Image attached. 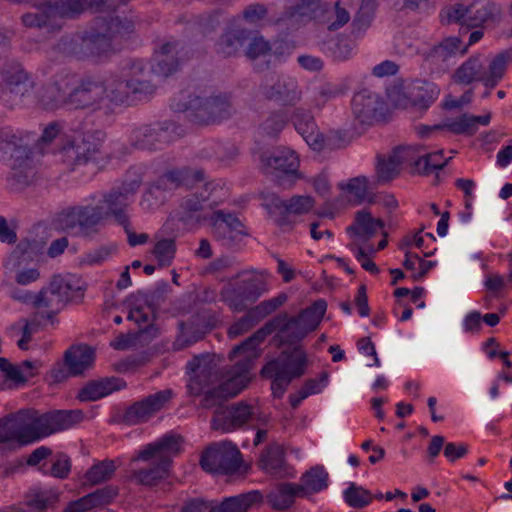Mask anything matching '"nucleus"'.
Here are the masks:
<instances>
[{
  "mask_svg": "<svg viewBox=\"0 0 512 512\" xmlns=\"http://www.w3.org/2000/svg\"><path fill=\"white\" fill-rule=\"evenodd\" d=\"M131 90L126 79L111 75L104 81L93 77H79L61 70L39 92V103L46 110L68 107L74 110L98 111L107 99L116 106L130 103Z\"/></svg>",
  "mask_w": 512,
  "mask_h": 512,
  "instance_id": "f257e3e1",
  "label": "nucleus"
},
{
  "mask_svg": "<svg viewBox=\"0 0 512 512\" xmlns=\"http://www.w3.org/2000/svg\"><path fill=\"white\" fill-rule=\"evenodd\" d=\"M235 363L227 372V379L216 385L222 378L223 372L213 355L201 354L194 356L188 363L187 369L191 377L187 384L190 395H203L201 406L206 409L213 407L224 408L222 404L229 398L237 396L251 380L250 371L252 360L246 355Z\"/></svg>",
  "mask_w": 512,
  "mask_h": 512,
  "instance_id": "f03ea898",
  "label": "nucleus"
},
{
  "mask_svg": "<svg viewBox=\"0 0 512 512\" xmlns=\"http://www.w3.org/2000/svg\"><path fill=\"white\" fill-rule=\"evenodd\" d=\"M84 418L81 410H53L41 413L23 408L0 418V444L19 448L72 428Z\"/></svg>",
  "mask_w": 512,
  "mask_h": 512,
  "instance_id": "7ed1b4c3",
  "label": "nucleus"
},
{
  "mask_svg": "<svg viewBox=\"0 0 512 512\" xmlns=\"http://www.w3.org/2000/svg\"><path fill=\"white\" fill-rule=\"evenodd\" d=\"M141 181L135 180L131 189L113 188L99 197L96 193L89 195L85 205H75L64 209L58 214V224L62 230L71 235H87L96 232L98 226L109 217L118 224L127 223V195L140 186Z\"/></svg>",
  "mask_w": 512,
  "mask_h": 512,
  "instance_id": "20e7f679",
  "label": "nucleus"
},
{
  "mask_svg": "<svg viewBox=\"0 0 512 512\" xmlns=\"http://www.w3.org/2000/svg\"><path fill=\"white\" fill-rule=\"evenodd\" d=\"M182 437L165 434L135 451L131 463L144 462L145 466L133 469L131 478L138 485L155 487L170 477L173 458L180 453Z\"/></svg>",
  "mask_w": 512,
  "mask_h": 512,
  "instance_id": "39448f33",
  "label": "nucleus"
},
{
  "mask_svg": "<svg viewBox=\"0 0 512 512\" xmlns=\"http://www.w3.org/2000/svg\"><path fill=\"white\" fill-rule=\"evenodd\" d=\"M275 331L278 332L277 336L283 344H296L307 336L306 330L296 316L289 317L286 313H282L266 322L242 343L236 345L230 351L229 358L232 360L239 355H246L253 361L259 344Z\"/></svg>",
  "mask_w": 512,
  "mask_h": 512,
  "instance_id": "423d86ee",
  "label": "nucleus"
},
{
  "mask_svg": "<svg viewBox=\"0 0 512 512\" xmlns=\"http://www.w3.org/2000/svg\"><path fill=\"white\" fill-rule=\"evenodd\" d=\"M502 6L493 0H474L465 6L455 3L443 8L440 19L443 24L457 23L470 29L485 28L500 22Z\"/></svg>",
  "mask_w": 512,
  "mask_h": 512,
  "instance_id": "0eeeda50",
  "label": "nucleus"
},
{
  "mask_svg": "<svg viewBox=\"0 0 512 512\" xmlns=\"http://www.w3.org/2000/svg\"><path fill=\"white\" fill-rule=\"evenodd\" d=\"M171 107L175 112L191 111L193 121L198 124H214L231 116L233 107L227 94L213 96L194 95L181 92L174 98Z\"/></svg>",
  "mask_w": 512,
  "mask_h": 512,
  "instance_id": "6e6552de",
  "label": "nucleus"
},
{
  "mask_svg": "<svg viewBox=\"0 0 512 512\" xmlns=\"http://www.w3.org/2000/svg\"><path fill=\"white\" fill-rule=\"evenodd\" d=\"M306 363L307 355L303 350L295 348L293 351H283L262 367L260 375L271 381L272 395L280 399L292 380L305 373Z\"/></svg>",
  "mask_w": 512,
  "mask_h": 512,
  "instance_id": "1a4fd4ad",
  "label": "nucleus"
},
{
  "mask_svg": "<svg viewBox=\"0 0 512 512\" xmlns=\"http://www.w3.org/2000/svg\"><path fill=\"white\" fill-rule=\"evenodd\" d=\"M238 278L221 291V298L232 311L243 312L269 291V273L266 270H246L240 272Z\"/></svg>",
  "mask_w": 512,
  "mask_h": 512,
  "instance_id": "9d476101",
  "label": "nucleus"
},
{
  "mask_svg": "<svg viewBox=\"0 0 512 512\" xmlns=\"http://www.w3.org/2000/svg\"><path fill=\"white\" fill-rule=\"evenodd\" d=\"M266 173L274 176L278 185L291 188L301 179L300 160L297 153L285 146L276 147L270 154L263 153L260 157Z\"/></svg>",
  "mask_w": 512,
  "mask_h": 512,
  "instance_id": "9b49d317",
  "label": "nucleus"
},
{
  "mask_svg": "<svg viewBox=\"0 0 512 512\" xmlns=\"http://www.w3.org/2000/svg\"><path fill=\"white\" fill-rule=\"evenodd\" d=\"M259 96L269 102L282 106H295L302 100V89L298 80L290 75L269 72L265 74L258 86Z\"/></svg>",
  "mask_w": 512,
  "mask_h": 512,
  "instance_id": "f8f14e48",
  "label": "nucleus"
},
{
  "mask_svg": "<svg viewBox=\"0 0 512 512\" xmlns=\"http://www.w3.org/2000/svg\"><path fill=\"white\" fill-rule=\"evenodd\" d=\"M104 133L100 130L87 131L79 140L64 146L60 152L62 161L70 170L95 162L101 158Z\"/></svg>",
  "mask_w": 512,
  "mask_h": 512,
  "instance_id": "ddd939ff",
  "label": "nucleus"
},
{
  "mask_svg": "<svg viewBox=\"0 0 512 512\" xmlns=\"http://www.w3.org/2000/svg\"><path fill=\"white\" fill-rule=\"evenodd\" d=\"M242 463L241 452L232 442L215 443L205 449L200 458L201 468L211 474L231 475Z\"/></svg>",
  "mask_w": 512,
  "mask_h": 512,
  "instance_id": "4468645a",
  "label": "nucleus"
},
{
  "mask_svg": "<svg viewBox=\"0 0 512 512\" xmlns=\"http://www.w3.org/2000/svg\"><path fill=\"white\" fill-rule=\"evenodd\" d=\"M210 221L214 239L229 249L239 248L244 238L249 236L246 226L233 213L224 210L214 211Z\"/></svg>",
  "mask_w": 512,
  "mask_h": 512,
  "instance_id": "2eb2a0df",
  "label": "nucleus"
},
{
  "mask_svg": "<svg viewBox=\"0 0 512 512\" xmlns=\"http://www.w3.org/2000/svg\"><path fill=\"white\" fill-rule=\"evenodd\" d=\"M173 395V390L167 388L134 402L125 409L122 422L129 426L146 423L169 404Z\"/></svg>",
  "mask_w": 512,
  "mask_h": 512,
  "instance_id": "dca6fc26",
  "label": "nucleus"
},
{
  "mask_svg": "<svg viewBox=\"0 0 512 512\" xmlns=\"http://www.w3.org/2000/svg\"><path fill=\"white\" fill-rule=\"evenodd\" d=\"M190 57V49L180 41L166 42L155 51L151 70L157 76L168 77L178 71L181 64Z\"/></svg>",
  "mask_w": 512,
  "mask_h": 512,
  "instance_id": "f3484780",
  "label": "nucleus"
},
{
  "mask_svg": "<svg viewBox=\"0 0 512 512\" xmlns=\"http://www.w3.org/2000/svg\"><path fill=\"white\" fill-rule=\"evenodd\" d=\"M258 468L278 479L294 478L296 470L286 459V451L282 444L272 442L259 455Z\"/></svg>",
  "mask_w": 512,
  "mask_h": 512,
  "instance_id": "a211bd4d",
  "label": "nucleus"
},
{
  "mask_svg": "<svg viewBox=\"0 0 512 512\" xmlns=\"http://www.w3.org/2000/svg\"><path fill=\"white\" fill-rule=\"evenodd\" d=\"M253 414V407L244 402L218 408L211 419V428L222 433H230L247 424Z\"/></svg>",
  "mask_w": 512,
  "mask_h": 512,
  "instance_id": "6ab92c4d",
  "label": "nucleus"
},
{
  "mask_svg": "<svg viewBox=\"0 0 512 512\" xmlns=\"http://www.w3.org/2000/svg\"><path fill=\"white\" fill-rule=\"evenodd\" d=\"M385 103L382 98L369 90L356 93L352 99V111L359 123L372 125L383 118Z\"/></svg>",
  "mask_w": 512,
  "mask_h": 512,
  "instance_id": "aec40b11",
  "label": "nucleus"
},
{
  "mask_svg": "<svg viewBox=\"0 0 512 512\" xmlns=\"http://www.w3.org/2000/svg\"><path fill=\"white\" fill-rule=\"evenodd\" d=\"M47 10L52 13L54 19L63 23V20L79 18L85 11L91 9L100 11L106 0H45Z\"/></svg>",
  "mask_w": 512,
  "mask_h": 512,
  "instance_id": "412c9836",
  "label": "nucleus"
},
{
  "mask_svg": "<svg viewBox=\"0 0 512 512\" xmlns=\"http://www.w3.org/2000/svg\"><path fill=\"white\" fill-rule=\"evenodd\" d=\"M172 141L168 127H152L150 125L135 128L131 133V142L141 150H158Z\"/></svg>",
  "mask_w": 512,
  "mask_h": 512,
  "instance_id": "4be33fe9",
  "label": "nucleus"
},
{
  "mask_svg": "<svg viewBox=\"0 0 512 512\" xmlns=\"http://www.w3.org/2000/svg\"><path fill=\"white\" fill-rule=\"evenodd\" d=\"M271 204L279 212L278 225L285 226L292 223L291 216L309 213L314 208L315 200L308 195H294L287 200L274 197Z\"/></svg>",
  "mask_w": 512,
  "mask_h": 512,
  "instance_id": "5701e85b",
  "label": "nucleus"
},
{
  "mask_svg": "<svg viewBox=\"0 0 512 512\" xmlns=\"http://www.w3.org/2000/svg\"><path fill=\"white\" fill-rule=\"evenodd\" d=\"M413 153H411L408 160V165L412 168V172L419 175H429L436 170L443 169L451 158L445 159L443 150L427 153L423 149L408 146Z\"/></svg>",
  "mask_w": 512,
  "mask_h": 512,
  "instance_id": "b1692460",
  "label": "nucleus"
},
{
  "mask_svg": "<svg viewBox=\"0 0 512 512\" xmlns=\"http://www.w3.org/2000/svg\"><path fill=\"white\" fill-rule=\"evenodd\" d=\"M29 299L33 307L46 319H52L54 315L60 312L66 305L59 291L52 286L51 280L48 285L42 287L38 293L30 295Z\"/></svg>",
  "mask_w": 512,
  "mask_h": 512,
  "instance_id": "393cba45",
  "label": "nucleus"
},
{
  "mask_svg": "<svg viewBox=\"0 0 512 512\" xmlns=\"http://www.w3.org/2000/svg\"><path fill=\"white\" fill-rule=\"evenodd\" d=\"M291 121L296 131L312 149H319L320 131L310 110L296 107L291 113Z\"/></svg>",
  "mask_w": 512,
  "mask_h": 512,
  "instance_id": "a878e982",
  "label": "nucleus"
},
{
  "mask_svg": "<svg viewBox=\"0 0 512 512\" xmlns=\"http://www.w3.org/2000/svg\"><path fill=\"white\" fill-rule=\"evenodd\" d=\"M52 286L55 287L65 304L69 302L78 303L84 298L86 285L84 280L76 274H57L51 278Z\"/></svg>",
  "mask_w": 512,
  "mask_h": 512,
  "instance_id": "bb28decb",
  "label": "nucleus"
},
{
  "mask_svg": "<svg viewBox=\"0 0 512 512\" xmlns=\"http://www.w3.org/2000/svg\"><path fill=\"white\" fill-rule=\"evenodd\" d=\"M22 132H15L10 127H4L0 129V151L10 153L11 156L16 159H22L27 164V161L32 155V151L29 147Z\"/></svg>",
  "mask_w": 512,
  "mask_h": 512,
  "instance_id": "cd10ccee",
  "label": "nucleus"
},
{
  "mask_svg": "<svg viewBox=\"0 0 512 512\" xmlns=\"http://www.w3.org/2000/svg\"><path fill=\"white\" fill-rule=\"evenodd\" d=\"M263 496L260 491L252 490L235 496L225 497L219 504L212 502L208 512H248L251 507L260 504Z\"/></svg>",
  "mask_w": 512,
  "mask_h": 512,
  "instance_id": "c85d7f7f",
  "label": "nucleus"
},
{
  "mask_svg": "<svg viewBox=\"0 0 512 512\" xmlns=\"http://www.w3.org/2000/svg\"><path fill=\"white\" fill-rule=\"evenodd\" d=\"M413 151L407 147H400L394 150L393 154L387 159H378L376 166V173L378 182H389L398 176L400 172V166L402 164L408 165L407 158H410Z\"/></svg>",
  "mask_w": 512,
  "mask_h": 512,
  "instance_id": "c756f323",
  "label": "nucleus"
},
{
  "mask_svg": "<svg viewBox=\"0 0 512 512\" xmlns=\"http://www.w3.org/2000/svg\"><path fill=\"white\" fill-rule=\"evenodd\" d=\"M440 88L437 84L426 80H415L407 90V97L411 104L420 109L426 110L438 98Z\"/></svg>",
  "mask_w": 512,
  "mask_h": 512,
  "instance_id": "7c9ffc66",
  "label": "nucleus"
},
{
  "mask_svg": "<svg viewBox=\"0 0 512 512\" xmlns=\"http://www.w3.org/2000/svg\"><path fill=\"white\" fill-rule=\"evenodd\" d=\"M297 484L301 498H305L325 490L329 485V474L324 466L315 465L302 474Z\"/></svg>",
  "mask_w": 512,
  "mask_h": 512,
  "instance_id": "2f4dec72",
  "label": "nucleus"
},
{
  "mask_svg": "<svg viewBox=\"0 0 512 512\" xmlns=\"http://www.w3.org/2000/svg\"><path fill=\"white\" fill-rule=\"evenodd\" d=\"M297 497L301 498L297 483L281 482L267 494L266 501L273 510L286 511L294 505Z\"/></svg>",
  "mask_w": 512,
  "mask_h": 512,
  "instance_id": "473e14b6",
  "label": "nucleus"
},
{
  "mask_svg": "<svg viewBox=\"0 0 512 512\" xmlns=\"http://www.w3.org/2000/svg\"><path fill=\"white\" fill-rule=\"evenodd\" d=\"M95 351L87 344L72 345L64 355V361L73 376L82 374L91 367Z\"/></svg>",
  "mask_w": 512,
  "mask_h": 512,
  "instance_id": "72a5a7b5",
  "label": "nucleus"
},
{
  "mask_svg": "<svg viewBox=\"0 0 512 512\" xmlns=\"http://www.w3.org/2000/svg\"><path fill=\"white\" fill-rule=\"evenodd\" d=\"M36 12L25 13L21 16V21L24 26L28 28H45L48 32H58L62 29L63 23L56 21L47 10V3L43 2L36 4Z\"/></svg>",
  "mask_w": 512,
  "mask_h": 512,
  "instance_id": "f704fd0d",
  "label": "nucleus"
},
{
  "mask_svg": "<svg viewBox=\"0 0 512 512\" xmlns=\"http://www.w3.org/2000/svg\"><path fill=\"white\" fill-rule=\"evenodd\" d=\"M452 80L459 85H470L474 82L484 84V64L480 56H471L453 73Z\"/></svg>",
  "mask_w": 512,
  "mask_h": 512,
  "instance_id": "c9c22d12",
  "label": "nucleus"
},
{
  "mask_svg": "<svg viewBox=\"0 0 512 512\" xmlns=\"http://www.w3.org/2000/svg\"><path fill=\"white\" fill-rule=\"evenodd\" d=\"M250 38V33L244 28L226 30L217 43V51L225 57L235 56L240 52Z\"/></svg>",
  "mask_w": 512,
  "mask_h": 512,
  "instance_id": "e433bc0d",
  "label": "nucleus"
},
{
  "mask_svg": "<svg viewBox=\"0 0 512 512\" xmlns=\"http://www.w3.org/2000/svg\"><path fill=\"white\" fill-rule=\"evenodd\" d=\"M146 72L145 64L142 60L133 61L125 74L129 84V90L132 95H151L155 91V85L144 77Z\"/></svg>",
  "mask_w": 512,
  "mask_h": 512,
  "instance_id": "4c0bfd02",
  "label": "nucleus"
},
{
  "mask_svg": "<svg viewBox=\"0 0 512 512\" xmlns=\"http://www.w3.org/2000/svg\"><path fill=\"white\" fill-rule=\"evenodd\" d=\"M120 379L107 378L99 381H91L82 387L78 394L77 399L82 402L97 401L112 392L119 390Z\"/></svg>",
  "mask_w": 512,
  "mask_h": 512,
  "instance_id": "58836bf2",
  "label": "nucleus"
},
{
  "mask_svg": "<svg viewBox=\"0 0 512 512\" xmlns=\"http://www.w3.org/2000/svg\"><path fill=\"white\" fill-rule=\"evenodd\" d=\"M467 46H462V41L457 36L444 38L439 44L427 53L426 59L431 62H446L456 55H464Z\"/></svg>",
  "mask_w": 512,
  "mask_h": 512,
  "instance_id": "ea45409f",
  "label": "nucleus"
},
{
  "mask_svg": "<svg viewBox=\"0 0 512 512\" xmlns=\"http://www.w3.org/2000/svg\"><path fill=\"white\" fill-rule=\"evenodd\" d=\"M239 154L237 146L233 142L209 141L201 149L202 158L216 160L223 164H229Z\"/></svg>",
  "mask_w": 512,
  "mask_h": 512,
  "instance_id": "a19ab883",
  "label": "nucleus"
},
{
  "mask_svg": "<svg viewBox=\"0 0 512 512\" xmlns=\"http://www.w3.org/2000/svg\"><path fill=\"white\" fill-rule=\"evenodd\" d=\"M510 61H512V52L505 50L491 60L487 69L484 66V86L486 88L492 89L498 85L503 79Z\"/></svg>",
  "mask_w": 512,
  "mask_h": 512,
  "instance_id": "79ce46f5",
  "label": "nucleus"
},
{
  "mask_svg": "<svg viewBox=\"0 0 512 512\" xmlns=\"http://www.w3.org/2000/svg\"><path fill=\"white\" fill-rule=\"evenodd\" d=\"M117 470L115 460L105 459L92 465L84 475L85 486H95L111 480Z\"/></svg>",
  "mask_w": 512,
  "mask_h": 512,
  "instance_id": "37998d69",
  "label": "nucleus"
},
{
  "mask_svg": "<svg viewBox=\"0 0 512 512\" xmlns=\"http://www.w3.org/2000/svg\"><path fill=\"white\" fill-rule=\"evenodd\" d=\"M383 228L384 222L381 219L373 218L370 212L361 210L356 213L355 224L347 227L346 231L354 235L365 234L371 237Z\"/></svg>",
  "mask_w": 512,
  "mask_h": 512,
  "instance_id": "c03bdc74",
  "label": "nucleus"
},
{
  "mask_svg": "<svg viewBox=\"0 0 512 512\" xmlns=\"http://www.w3.org/2000/svg\"><path fill=\"white\" fill-rule=\"evenodd\" d=\"M327 310V303L325 300L320 299L313 302L309 307L300 311L296 316L306 333L314 331L320 324L325 312Z\"/></svg>",
  "mask_w": 512,
  "mask_h": 512,
  "instance_id": "a18cd8bd",
  "label": "nucleus"
},
{
  "mask_svg": "<svg viewBox=\"0 0 512 512\" xmlns=\"http://www.w3.org/2000/svg\"><path fill=\"white\" fill-rule=\"evenodd\" d=\"M449 131L454 134H469L472 135V129L468 119V114H463L455 120L437 124L433 126H422L419 129V134L422 137H428L433 131Z\"/></svg>",
  "mask_w": 512,
  "mask_h": 512,
  "instance_id": "49530a36",
  "label": "nucleus"
},
{
  "mask_svg": "<svg viewBox=\"0 0 512 512\" xmlns=\"http://www.w3.org/2000/svg\"><path fill=\"white\" fill-rule=\"evenodd\" d=\"M96 27V31L91 32L84 38V44L90 53L100 55L110 50L111 40L114 36L110 34L108 28H100L98 20L96 21Z\"/></svg>",
  "mask_w": 512,
  "mask_h": 512,
  "instance_id": "de8ad7c7",
  "label": "nucleus"
},
{
  "mask_svg": "<svg viewBox=\"0 0 512 512\" xmlns=\"http://www.w3.org/2000/svg\"><path fill=\"white\" fill-rule=\"evenodd\" d=\"M190 172L187 169H172L162 174L152 185L153 189L171 191L186 185Z\"/></svg>",
  "mask_w": 512,
  "mask_h": 512,
  "instance_id": "09e8293b",
  "label": "nucleus"
},
{
  "mask_svg": "<svg viewBox=\"0 0 512 512\" xmlns=\"http://www.w3.org/2000/svg\"><path fill=\"white\" fill-rule=\"evenodd\" d=\"M287 116L283 110L271 111L260 123V133L269 137H277L287 125Z\"/></svg>",
  "mask_w": 512,
  "mask_h": 512,
  "instance_id": "8fccbe9b",
  "label": "nucleus"
},
{
  "mask_svg": "<svg viewBox=\"0 0 512 512\" xmlns=\"http://www.w3.org/2000/svg\"><path fill=\"white\" fill-rule=\"evenodd\" d=\"M343 498L350 507L361 509L372 502L373 495L369 490L352 482L343 491Z\"/></svg>",
  "mask_w": 512,
  "mask_h": 512,
  "instance_id": "3c124183",
  "label": "nucleus"
},
{
  "mask_svg": "<svg viewBox=\"0 0 512 512\" xmlns=\"http://www.w3.org/2000/svg\"><path fill=\"white\" fill-rule=\"evenodd\" d=\"M176 242L173 238H162L154 244L152 254L160 267H168L172 264L176 254Z\"/></svg>",
  "mask_w": 512,
  "mask_h": 512,
  "instance_id": "603ef678",
  "label": "nucleus"
},
{
  "mask_svg": "<svg viewBox=\"0 0 512 512\" xmlns=\"http://www.w3.org/2000/svg\"><path fill=\"white\" fill-rule=\"evenodd\" d=\"M59 494L56 490H39L34 492L26 501L31 509L43 512L49 508H53L58 502Z\"/></svg>",
  "mask_w": 512,
  "mask_h": 512,
  "instance_id": "864d4df0",
  "label": "nucleus"
},
{
  "mask_svg": "<svg viewBox=\"0 0 512 512\" xmlns=\"http://www.w3.org/2000/svg\"><path fill=\"white\" fill-rule=\"evenodd\" d=\"M38 256L37 243L27 239L21 240L13 252L11 253V260L18 268L33 261Z\"/></svg>",
  "mask_w": 512,
  "mask_h": 512,
  "instance_id": "5fc2aeb1",
  "label": "nucleus"
},
{
  "mask_svg": "<svg viewBox=\"0 0 512 512\" xmlns=\"http://www.w3.org/2000/svg\"><path fill=\"white\" fill-rule=\"evenodd\" d=\"M98 23L100 28H108L113 36L128 35L134 31L135 27L134 20L120 16L110 17L109 19L99 18Z\"/></svg>",
  "mask_w": 512,
  "mask_h": 512,
  "instance_id": "6e6d98bb",
  "label": "nucleus"
},
{
  "mask_svg": "<svg viewBox=\"0 0 512 512\" xmlns=\"http://www.w3.org/2000/svg\"><path fill=\"white\" fill-rule=\"evenodd\" d=\"M318 138V142H320V148L314 149L318 152L324 149H341L346 147L350 142L348 133L345 130H330L326 135H323L320 132V137Z\"/></svg>",
  "mask_w": 512,
  "mask_h": 512,
  "instance_id": "4d7b16f0",
  "label": "nucleus"
},
{
  "mask_svg": "<svg viewBox=\"0 0 512 512\" xmlns=\"http://www.w3.org/2000/svg\"><path fill=\"white\" fill-rule=\"evenodd\" d=\"M31 157L27 161V164L22 159H14L12 164V172L8 177V182L13 189H21L29 184Z\"/></svg>",
  "mask_w": 512,
  "mask_h": 512,
  "instance_id": "13d9d810",
  "label": "nucleus"
},
{
  "mask_svg": "<svg viewBox=\"0 0 512 512\" xmlns=\"http://www.w3.org/2000/svg\"><path fill=\"white\" fill-rule=\"evenodd\" d=\"M339 187L349 195H352L358 203H361L368 193V180L365 176L351 178L346 183H340Z\"/></svg>",
  "mask_w": 512,
  "mask_h": 512,
  "instance_id": "bf43d9fd",
  "label": "nucleus"
},
{
  "mask_svg": "<svg viewBox=\"0 0 512 512\" xmlns=\"http://www.w3.org/2000/svg\"><path fill=\"white\" fill-rule=\"evenodd\" d=\"M118 493V487L108 485L87 494V497L93 509L111 504Z\"/></svg>",
  "mask_w": 512,
  "mask_h": 512,
  "instance_id": "052dcab7",
  "label": "nucleus"
},
{
  "mask_svg": "<svg viewBox=\"0 0 512 512\" xmlns=\"http://www.w3.org/2000/svg\"><path fill=\"white\" fill-rule=\"evenodd\" d=\"M259 322L260 319H258L256 314H254L253 310L250 308L238 321L229 327L228 335L231 338L240 336L251 330Z\"/></svg>",
  "mask_w": 512,
  "mask_h": 512,
  "instance_id": "680f3d73",
  "label": "nucleus"
},
{
  "mask_svg": "<svg viewBox=\"0 0 512 512\" xmlns=\"http://www.w3.org/2000/svg\"><path fill=\"white\" fill-rule=\"evenodd\" d=\"M286 301L287 295L285 293H280L273 298L260 302L258 305L252 307L251 309L261 321L271 313L275 312Z\"/></svg>",
  "mask_w": 512,
  "mask_h": 512,
  "instance_id": "e2e57ef3",
  "label": "nucleus"
},
{
  "mask_svg": "<svg viewBox=\"0 0 512 512\" xmlns=\"http://www.w3.org/2000/svg\"><path fill=\"white\" fill-rule=\"evenodd\" d=\"M71 466L72 464L69 456L64 453H60L51 465L49 475L58 479H66L71 471Z\"/></svg>",
  "mask_w": 512,
  "mask_h": 512,
  "instance_id": "0e129e2a",
  "label": "nucleus"
},
{
  "mask_svg": "<svg viewBox=\"0 0 512 512\" xmlns=\"http://www.w3.org/2000/svg\"><path fill=\"white\" fill-rule=\"evenodd\" d=\"M270 51L271 46L268 41L264 40L262 37H255L248 44L245 54L250 60H255L268 55Z\"/></svg>",
  "mask_w": 512,
  "mask_h": 512,
  "instance_id": "69168bd1",
  "label": "nucleus"
},
{
  "mask_svg": "<svg viewBox=\"0 0 512 512\" xmlns=\"http://www.w3.org/2000/svg\"><path fill=\"white\" fill-rule=\"evenodd\" d=\"M180 333L174 343L176 349L186 348L202 339L203 335L199 331L188 332L183 321L179 322Z\"/></svg>",
  "mask_w": 512,
  "mask_h": 512,
  "instance_id": "338daca9",
  "label": "nucleus"
},
{
  "mask_svg": "<svg viewBox=\"0 0 512 512\" xmlns=\"http://www.w3.org/2000/svg\"><path fill=\"white\" fill-rule=\"evenodd\" d=\"M329 373L322 371L317 378H311L305 381L302 390L307 396L320 393L328 384Z\"/></svg>",
  "mask_w": 512,
  "mask_h": 512,
  "instance_id": "774afa93",
  "label": "nucleus"
}]
</instances>
